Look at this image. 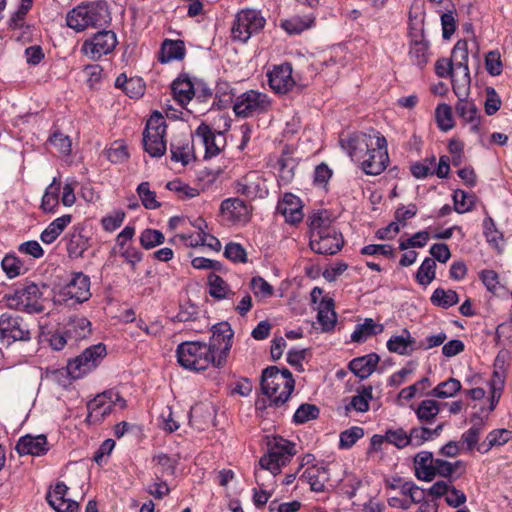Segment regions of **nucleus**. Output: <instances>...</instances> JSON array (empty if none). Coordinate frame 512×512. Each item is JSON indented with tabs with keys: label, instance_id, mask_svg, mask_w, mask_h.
Segmentation results:
<instances>
[{
	"label": "nucleus",
	"instance_id": "nucleus-62",
	"mask_svg": "<svg viewBox=\"0 0 512 512\" xmlns=\"http://www.w3.org/2000/svg\"><path fill=\"white\" fill-rule=\"evenodd\" d=\"M250 289L255 296L267 298L273 295V287L261 276H255L250 280Z\"/></svg>",
	"mask_w": 512,
	"mask_h": 512
},
{
	"label": "nucleus",
	"instance_id": "nucleus-1",
	"mask_svg": "<svg viewBox=\"0 0 512 512\" xmlns=\"http://www.w3.org/2000/svg\"><path fill=\"white\" fill-rule=\"evenodd\" d=\"M211 331L209 343L186 341L177 346L176 356L180 366L191 371H202L209 365L216 368L225 366L234 332L226 321L213 325Z\"/></svg>",
	"mask_w": 512,
	"mask_h": 512
},
{
	"label": "nucleus",
	"instance_id": "nucleus-64",
	"mask_svg": "<svg viewBox=\"0 0 512 512\" xmlns=\"http://www.w3.org/2000/svg\"><path fill=\"white\" fill-rule=\"evenodd\" d=\"M485 66L487 72L492 76H498L502 73V61L499 51L493 50L487 53L485 57Z\"/></svg>",
	"mask_w": 512,
	"mask_h": 512
},
{
	"label": "nucleus",
	"instance_id": "nucleus-7",
	"mask_svg": "<svg viewBox=\"0 0 512 512\" xmlns=\"http://www.w3.org/2000/svg\"><path fill=\"white\" fill-rule=\"evenodd\" d=\"M106 346L98 343L86 348L80 355L68 361L67 373L73 379H80L94 370L106 356Z\"/></svg>",
	"mask_w": 512,
	"mask_h": 512
},
{
	"label": "nucleus",
	"instance_id": "nucleus-51",
	"mask_svg": "<svg viewBox=\"0 0 512 512\" xmlns=\"http://www.w3.org/2000/svg\"><path fill=\"white\" fill-rule=\"evenodd\" d=\"M319 408L310 403L301 404L293 415V422L295 424H304L310 420L317 419L319 416Z\"/></svg>",
	"mask_w": 512,
	"mask_h": 512
},
{
	"label": "nucleus",
	"instance_id": "nucleus-56",
	"mask_svg": "<svg viewBox=\"0 0 512 512\" xmlns=\"http://www.w3.org/2000/svg\"><path fill=\"white\" fill-rule=\"evenodd\" d=\"M1 267L6 276L12 279L21 274L23 262L15 255L8 254L2 259Z\"/></svg>",
	"mask_w": 512,
	"mask_h": 512
},
{
	"label": "nucleus",
	"instance_id": "nucleus-52",
	"mask_svg": "<svg viewBox=\"0 0 512 512\" xmlns=\"http://www.w3.org/2000/svg\"><path fill=\"white\" fill-rule=\"evenodd\" d=\"M137 194L146 209L155 210L161 206L160 202L156 200V193L150 190L149 182L140 183L137 187Z\"/></svg>",
	"mask_w": 512,
	"mask_h": 512
},
{
	"label": "nucleus",
	"instance_id": "nucleus-57",
	"mask_svg": "<svg viewBox=\"0 0 512 512\" xmlns=\"http://www.w3.org/2000/svg\"><path fill=\"white\" fill-rule=\"evenodd\" d=\"M386 442L393 444L399 449H402L411 444L410 433L407 434L402 428L395 430L388 429L386 431Z\"/></svg>",
	"mask_w": 512,
	"mask_h": 512
},
{
	"label": "nucleus",
	"instance_id": "nucleus-48",
	"mask_svg": "<svg viewBox=\"0 0 512 512\" xmlns=\"http://www.w3.org/2000/svg\"><path fill=\"white\" fill-rule=\"evenodd\" d=\"M314 22L310 17L294 16L281 22V27L289 34H300L310 28Z\"/></svg>",
	"mask_w": 512,
	"mask_h": 512
},
{
	"label": "nucleus",
	"instance_id": "nucleus-33",
	"mask_svg": "<svg viewBox=\"0 0 512 512\" xmlns=\"http://www.w3.org/2000/svg\"><path fill=\"white\" fill-rule=\"evenodd\" d=\"M309 234L312 232L325 233L330 229L337 228L333 225L331 213L328 210L322 209L312 212L307 219Z\"/></svg>",
	"mask_w": 512,
	"mask_h": 512
},
{
	"label": "nucleus",
	"instance_id": "nucleus-28",
	"mask_svg": "<svg viewBox=\"0 0 512 512\" xmlns=\"http://www.w3.org/2000/svg\"><path fill=\"white\" fill-rule=\"evenodd\" d=\"M379 361L380 357L378 354L372 352L352 359L348 364V368L355 376L363 380L368 378L375 371Z\"/></svg>",
	"mask_w": 512,
	"mask_h": 512
},
{
	"label": "nucleus",
	"instance_id": "nucleus-55",
	"mask_svg": "<svg viewBox=\"0 0 512 512\" xmlns=\"http://www.w3.org/2000/svg\"><path fill=\"white\" fill-rule=\"evenodd\" d=\"M398 491L400 496L409 498L410 502L421 503L425 497L424 490L413 481H404Z\"/></svg>",
	"mask_w": 512,
	"mask_h": 512
},
{
	"label": "nucleus",
	"instance_id": "nucleus-15",
	"mask_svg": "<svg viewBox=\"0 0 512 512\" xmlns=\"http://www.w3.org/2000/svg\"><path fill=\"white\" fill-rule=\"evenodd\" d=\"M117 45L116 34L112 30H101L91 39L84 41L82 51L91 59L97 60L103 55L111 53Z\"/></svg>",
	"mask_w": 512,
	"mask_h": 512
},
{
	"label": "nucleus",
	"instance_id": "nucleus-26",
	"mask_svg": "<svg viewBox=\"0 0 512 512\" xmlns=\"http://www.w3.org/2000/svg\"><path fill=\"white\" fill-rule=\"evenodd\" d=\"M433 471L434 478L439 476L445 478L446 481L453 483L466 473V463L463 460L449 462L441 458H436Z\"/></svg>",
	"mask_w": 512,
	"mask_h": 512
},
{
	"label": "nucleus",
	"instance_id": "nucleus-8",
	"mask_svg": "<svg viewBox=\"0 0 512 512\" xmlns=\"http://www.w3.org/2000/svg\"><path fill=\"white\" fill-rule=\"evenodd\" d=\"M270 106L271 102L265 93L248 90L236 98L233 111L237 117L248 118L266 113Z\"/></svg>",
	"mask_w": 512,
	"mask_h": 512
},
{
	"label": "nucleus",
	"instance_id": "nucleus-44",
	"mask_svg": "<svg viewBox=\"0 0 512 512\" xmlns=\"http://www.w3.org/2000/svg\"><path fill=\"white\" fill-rule=\"evenodd\" d=\"M409 58L414 65L424 68L429 59L428 41L410 42Z\"/></svg>",
	"mask_w": 512,
	"mask_h": 512
},
{
	"label": "nucleus",
	"instance_id": "nucleus-45",
	"mask_svg": "<svg viewBox=\"0 0 512 512\" xmlns=\"http://www.w3.org/2000/svg\"><path fill=\"white\" fill-rule=\"evenodd\" d=\"M430 301L434 306L448 309L459 302V297L454 290L436 288L430 297Z\"/></svg>",
	"mask_w": 512,
	"mask_h": 512
},
{
	"label": "nucleus",
	"instance_id": "nucleus-24",
	"mask_svg": "<svg viewBox=\"0 0 512 512\" xmlns=\"http://www.w3.org/2000/svg\"><path fill=\"white\" fill-rule=\"evenodd\" d=\"M19 455L42 456L48 452L47 437L43 434L37 436H22L15 447Z\"/></svg>",
	"mask_w": 512,
	"mask_h": 512
},
{
	"label": "nucleus",
	"instance_id": "nucleus-22",
	"mask_svg": "<svg viewBox=\"0 0 512 512\" xmlns=\"http://www.w3.org/2000/svg\"><path fill=\"white\" fill-rule=\"evenodd\" d=\"M112 400L107 391L97 394L87 403L88 414L86 421L89 423H101L113 411Z\"/></svg>",
	"mask_w": 512,
	"mask_h": 512
},
{
	"label": "nucleus",
	"instance_id": "nucleus-54",
	"mask_svg": "<svg viewBox=\"0 0 512 512\" xmlns=\"http://www.w3.org/2000/svg\"><path fill=\"white\" fill-rule=\"evenodd\" d=\"M474 198V195L468 194L464 190H455L453 193L454 210L459 214L472 210Z\"/></svg>",
	"mask_w": 512,
	"mask_h": 512
},
{
	"label": "nucleus",
	"instance_id": "nucleus-39",
	"mask_svg": "<svg viewBox=\"0 0 512 512\" xmlns=\"http://www.w3.org/2000/svg\"><path fill=\"white\" fill-rule=\"evenodd\" d=\"M65 334L75 341L84 339L91 334V322L85 317H73L66 326Z\"/></svg>",
	"mask_w": 512,
	"mask_h": 512
},
{
	"label": "nucleus",
	"instance_id": "nucleus-21",
	"mask_svg": "<svg viewBox=\"0 0 512 512\" xmlns=\"http://www.w3.org/2000/svg\"><path fill=\"white\" fill-rule=\"evenodd\" d=\"M276 211L291 225L300 223L304 217L302 201L292 193L283 195L277 203Z\"/></svg>",
	"mask_w": 512,
	"mask_h": 512
},
{
	"label": "nucleus",
	"instance_id": "nucleus-41",
	"mask_svg": "<svg viewBox=\"0 0 512 512\" xmlns=\"http://www.w3.org/2000/svg\"><path fill=\"white\" fill-rule=\"evenodd\" d=\"M61 182L54 178L51 184L46 188L41 201V209L45 213H54L59 206V193Z\"/></svg>",
	"mask_w": 512,
	"mask_h": 512
},
{
	"label": "nucleus",
	"instance_id": "nucleus-42",
	"mask_svg": "<svg viewBox=\"0 0 512 512\" xmlns=\"http://www.w3.org/2000/svg\"><path fill=\"white\" fill-rule=\"evenodd\" d=\"M372 386H362L357 389V394L351 398V401L345 406L346 412L355 410L357 412H367L369 410V401L372 399Z\"/></svg>",
	"mask_w": 512,
	"mask_h": 512
},
{
	"label": "nucleus",
	"instance_id": "nucleus-10",
	"mask_svg": "<svg viewBox=\"0 0 512 512\" xmlns=\"http://www.w3.org/2000/svg\"><path fill=\"white\" fill-rule=\"evenodd\" d=\"M31 333L23 318L9 313L0 315V343L9 346L16 341H29Z\"/></svg>",
	"mask_w": 512,
	"mask_h": 512
},
{
	"label": "nucleus",
	"instance_id": "nucleus-63",
	"mask_svg": "<svg viewBox=\"0 0 512 512\" xmlns=\"http://www.w3.org/2000/svg\"><path fill=\"white\" fill-rule=\"evenodd\" d=\"M106 156L111 163L117 164L126 161L129 154L126 145L120 142H114L106 151Z\"/></svg>",
	"mask_w": 512,
	"mask_h": 512
},
{
	"label": "nucleus",
	"instance_id": "nucleus-31",
	"mask_svg": "<svg viewBox=\"0 0 512 512\" xmlns=\"http://www.w3.org/2000/svg\"><path fill=\"white\" fill-rule=\"evenodd\" d=\"M328 469L324 466L312 465L307 467L300 476V480L310 485L312 491L323 492L327 480Z\"/></svg>",
	"mask_w": 512,
	"mask_h": 512
},
{
	"label": "nucleus",
	"instance_id": "nucleus-46",
	"mask_svg": "<svg viewBox=\"0 0 512 512\" xmlns=\"http://www.w3.org/2000/svg\"><path fill=\"white\" fill-rule=\"evenodd\" d=\"M461 382L456 378H449L446 381L439 383L433 390L429 392L430 396L445 399L453 397L458 391L461 390Z\"/></svg>",
	"mask_w": 512,
	"mask_h": 512
},
{
	"label": "nucleus",
	"instance_id": "nucleus-38",
	"mask_svg": "<svg viewBox=\"0 0 512 512\" xmlns=\"http://www.w3.org/2000/svg\"><path fill=\"white\" fill-rule=\"evenodd\" d=\"M414 343L415 339L411 337L407 329H404L402 335L392 336L387 341V349L399 355H410L414 350L412 347Z\"/></svg>",
	"mask_w": 512,
	"mask_h": 512
},
{
	"label": "nucleus",
	"instance_id": "nucleus-5",
	"mask_svg": "<svg viewBox=\"0 0 512 512\" xmlns=\"http://www.w3.org/2000/svg\"><path fill=\"white\" fill-rule=\"evenodd\" d=\"M42 292L34 282H26L11 294H6L4 299L11 309L25 311L30 314H39L44 311V306L39 302Z\"/></svg>",
	"mask_w": 512,
	"mask_h": 512
},
{
	"label": "nucleus",
	"instance_id": "nucleus-29",
	"mask_svg": "<svg viewBox=\"0 0 512 512\" xmlns=\"http://www.w3.org/2000/svg\"><path fill=\"white\" fill-rule=\"evenodd\" d=\"M436 458L430 451H420L414 457L415 476L422 481H432L434 479V466Z\"/></svg>",
	"mask_w": 512,
	"mask_h": 512
},
{
	"label": "nucleus",
	"instance_id": "nucleus-60",
	"mask_svg": "<svg viewBox=\"0 0 512 512\" xmlns=\"http://www.w3.org/2000/svg\"><path fill=\"white\" fill-rule=\"evenodd\" d=\"M483 234L488 243L497 247L499 240L502 239V233L496 228L492 217L487 216L483 220Z\"/></svg>",
	"mask_w": 512,
	"mask_h": 512
},
{
	"label": "nucleus",
	"instance_id": "nucleus-30",
	"mask_svg": "<svg viewBox=\"0 0 512 512\" xmlns=\"http://www.w3.org/2000/svg\"><path fill=\"white\" fill-rule=\"evenodd\" d=\"M449 59L454 62L455 69L462 71L464 82L469 84L470 73L468 68V44L466 40L460 39L456 42Z\"/></svg>",
	"mask_w": 512,
	"mask_h": 512
},
{
	"label": "nucleus",
	"instance_id": "nucleus-61",
	"mask_svg": "<svg viewBox=\"0 0 512 512\" xmlns=\"http://www.w3.org/2000/svg\"><path fill=\"white\" fill-rule=\"evenodd\" d=\"M430 386V380L428 377H423L413 385L403 388L399 393V398L406 401L411 400L418 393L424 392Z\"/></svg>",
	"mask_w": 512,
	"mask_h": 512
},
{
	"label": "nucleus",
	"instance_id": "nucleus-14",
	"mask_svg": "<svg viewBox=\"0 0 512 512\" xmlns=\"http://www.w3.org/2000/svg\"><path fill=\"white\" fill-rule=\"evenodd\" d=\"M310 249L320 255H335L344 246V237L338 228L330 229L325 233L312 232Z\"/></svg>",
	"mask_w": 512,
	"mask_h": 512
},
{
	"label": "nucleus",
	"instance_id": "nucleus-50",
	"mask_svg": "<svg viewBox=\"0 0 512 512\" xmlns=\"http://www.w3.org/2000/svg\"><path fill=\"white\" fill-rule=\"evenodd\" d=\"M139 241L144 249L149 250L163 244L165 237L160 230L147 228L141 232Z\"/></svg>",
	"mask_w": 512,
	"mask_h": 512
},
{
	"label": "nucleus",
	"instance_id": "nucleus-20",
	"mask_svg": "<svg viewBox=\"0 0 512 512\" xmlns=\"http://www.w3.org/2000/svg\"><path fill=\"white\" fill-rule=\"evenodd\" d=\"M194 137L186 134L174 136L170 143V159L173 162H179L182 166H187L196 159L193 147Z\"/></svg>",
	"mask_w": 512,
	"mask_h": 512
},
{
	"label": "nucleus",
	"instance_id": "nucleus-2",
	"mask_svg": "<svg viewBox=\"0 0 512 512\" xmlns=\"http://www.w3.org/2000/svg\"><path fill=\"white\" fill-rule=\"evenodd\" d=\"M110 22L111 14L105 0L82 3L68 12L66 17L67 26L77 32L89 27H102Z\"/></svg>",
	"mask_w": 512,
	"mask_h": 512
},
{
	"label": "nucleus",
	"instance_id": "nucleus-12",
	"mask_svg": "<svg viewBox=\"0 0 512 512\" xmlns=\"http://www.w3.org/2000/svg\"><path fill=\"white\" fill-rule=\"evenodd\" d=\"M376 135L382 134L374 130L353 133L347 139H341L340 143L354 161L360 162L376 146Z\"/></svg>",
	"mask_w": 512,
	"mask_h": 512
},
{
	"label": "nucleus",
	"instance_id": "nucleus-9",
	"mask_svg": "<svg viewBox=\"0 0 512 512\" xmlns=\"http://www.w3.org/2000/svg\"><path fill=\"white\" fill-rule=\"evenodd\" d=\"M90 278L83 272H72L69 280L58 291V301L74 300L81 304L88 301L91 297Z\"/></svg>",
	"mask_w": 512,
	"mask_h": 512
},
{
	"label": "nucleus",
	"instance_id": "nucleus-13",
	"mask_svg": "<svg viewBox=\"0 0 512 512\" xmlns=\"http://www.w3.org/2000/svg\"><path fill=\"white\" fill-rule=\"evenodd\" d=\"M388 162L386 138L383 135H376V146L361 159V168L365 174L376 176L386 169Z\"/></svg>",
	"mask_w": 512,
	"mask_h": 512
},
{
	"label": "nucleus",
	"instance_id": "nucleus-11",
	"mask_svg": "<svg viewBox=\"0 0 512 512\" xmlns=\"http://www.w3.org/2000/svg\"><path fill=\"white\" fill-rule=\"evenodd\" d=\"M260 386L265 396H273L272 403L276 405H286L293 392H286V384L277 375V366H269L262 371Z\"/></svg>",
	"mask_w": 512,
	"mask_h": 512
},
{
	"label": "nucleus",
	"instance_id": "nucleus-35",
	"mask_svg": "<svg viewBox=\"0 0 512 512\" xmlns=\"http://www.w3.org/2000/svg\"><path fill=\"white\" fill-rule=\"evenodd\" d=\"M67 254L69 258H79L90 247L89 238L82 230L75 229L67 235Z\"/></svg>",
	"mask_w": 512,
	"mask_h": 512
},
{
	"label": "nucleus",
	"instance_id": "nucleus-59",
	"mask_svg": "<svg viewBox=\"0 0 512 512\" xmlns=\"http://www.w3.org/2000/svg\"><path fill=\"white\" fill-rule=\"evenodd\" d=\"M363 435V428L356 426L341 432L339 441L340 448H351Z\"/></svg>",
	"mask_w": 512,
	"mask_h": 512
},
{
	"label": "nucleus",
	"instance_id": "nucleus-47",
	"mask_svg": "<svg viewBox=\"0 0 512 512\" xmlns=\"http://www.w3.org/2000/svg\"><path fill=\"white\" fill-rule=\"evenodd\" d=\"M436 262L432 258H425L416 272V281L423 286L429 285L436 276Z\"/></svg>",
	"mask_w": 512,
	"mask_h": 512
},
{
	"label": "nucleus",
	"instance_id": "nucleus-37",
	"mask_svg": "<svg viewBox=\"0 0 512 512\" xmlns=\"http://www.w3.org/2000/svg\"><path fill=\"white\" fill-rule=\"evenodd\" d=\"M72 216L70 214L62 215L53 220L41 233L40 240L44 244L53 243L71 223Z\"/></svg>",
	"mask_w": 512,
	"mask_h": 512
},
{
	"label": "nucleus",
	"instance_id": "nucleus-4",
	"mask_svg": "<svg viewBox=\"0 0 512 512\" xmlns=\"http://www.w3.org/2000/svg\"><path fill=\"white\" fill-rule=\"evenodd\" d=\"M166 121L158 111L152 113L147 120L143 131V148L151 157L157 158L165 154L167 150L166 141Z\"/></svg>",
	"mask_w": 512,
	"mask_h": 512
},
{
	"label": "nucleus",
	"instance_id": "nucleus-53",
	"mask_svg": "<svg viewBox=\"0 0 512 512\" xmlns=\"http://www.w3.org/2000/svg\"><path fill=\"white\" fill-rule=\"evenodd\" d=\"M436 121L440 130L446 132L454 127L452 108L445 104H439L435 110Z\"/></svg>",
	"mask_w": 512,
	"mask_h": 512
},
{
	"label": "nucleus",
	"instance_id": "nucleus-23",
	"mask_svg": "<svg viewBox=\"0 0 512 512\" xmlns=\"http://www.w3.org/2000/svg\"><path fill=\"white\" fill-rule=\"evenodd\" d=\"M67 485L58 481L53 491H48L46 495V500L49 505L57 512H74L78 509L79 504L71 499L66 498V494L68 492Z\"/></svg>",
	"mask_w": 512,
	"mask_h": 512
},
{
	"label": "nucleus",
	"instance_id": "nucleus-16",
	"mask_svg": "<svg viewBox=\"0 0 512 512\" xmlns=\"http://www.w3.org/2000/svg\"><path fill=\"white\" fill-rule=\"evenodd\" d=\"M292 65L288 62L275 66L272 71L268 72V82L271 89L278 94H285L289 91L296 90L300 93L304 85H298L292 77Z\"/></svg>",
	"mask_w": 512,
	"mask_h": 512
},
{
	"label": "nucleus",
	"instance_id": "nucleus-18",
	"mask_svg": "<svg viewBox=\"0 0 512 512\" xmlns=\"http://www.w3.org/2000/svg\"><path fill=\"white\" fill-rule=\"evenodd\" d=\"M252 207L242 199L233 197L222 201L220 212L224 219L232 224H245L250 220Z\"/></svg>",
	"mask_w": 512,
	"mask_h": 512
},
{
	"label": "nucleus",
	"instance_id": "nucleus-19",
	"mask_svg": "<svg viewBox=\"0 0 512 512\" xmlns=\"http://www.w3.org/2000/svg\"><path fill=\"white\" fill-rule=\"evenodd\" d=\"M236 193L249 199L264 198L268 190L257 172H249L234 183Z\"/></svg>",
	"mask_w": 512,
	"mask_h": 512
},
{
	"label": "nucleus",
	"instance_id": "nucleus-58",
	"mask_svg": "<svg viewBox=\"0 0 512 512\" xmlns=\"http://www.w3.org/2000/svg\"><path fill=\"white\" fill-rule=\"evenodd\" d=\"M224 256L235 263H246L247 253L244 247L235 242H230L225 246Z\"/></svg>",
	"mask_w": 512,
	"mask_h": 512
},
{
	"label": "nucleus",
	"instance_id": "nucleus-3",
	"mask_svg": "<svg viewBox=\"0 0 512 512\" xmlns=\"http://www.w3.org/2000/svg\"><path fill=\"white\" fill-rule=\"evenodd\" d=\"M296 444L283 437H274L267 443V452L260 458L261 469L268 470L273 476L281 472L296 454Z\"/></svg>",
	"mask_w": 512,
	"mask_h": 512
},
{
	"label": "nucleus",
	"instance_id": "nucleus-40",
	"mask_svg": "<svg viewBox=\"0 0 512 512\" xmlns=\"http://www.w3.org/2000/svg\"><path fill=\"white\" fill-rule=\"evenodd\" d=\"M207 281L209 294L214 299L223 300L234 295L228 283L216 273L211 272L207 277Z\"/></svg>",
	"mask_w": 512,
	"mask_h": 512
},
{
	"label": "nucleus",
	"instance_id": "nucleus-17",
	"mask_svg": "<svg viewBox=\"0 0 512 512\" xmlns=\"http://www.w3.org/2000/svg\"><path fill=\"white\" fill-rule=\"evenodd\" d=\"M192 137L199 139L200 143L205 147L204 158L217 156L226 145L224 133L213 130L206 123H201L192 134Z\"/></svg>",
	"mask_w": 512,
	"mask_h": 512
},
{
	"label": "nucleus",
	"instance_id": "nucleus-27",
	"mask_svg": "<svg viewBox=\"0 0 512 512\" xmlns=\"http://www.w3.org/2000/svg\"><path fill=\"white\" fill-rule=\"evenodd\" d=\"M195 82H192L188 74H180L171 84L174 99L182 106L189 103L195 95Z\"/></svg>",
	"mask_w": 512,
	"mask_h": 512
},
{
	"label": "nucleus",
	"instance_id": "nucleus-6",
	"mask_svg": "<svg viewBox=\"0 0 512 512\" xmlns=\"http://www.w3.org/2000/svg\"><path fill=\"white\" fill-rule=\"evenodd\" d=\"M266 20L260 11L243 9L234 19L231 36L233 40L246 43L254 34L259 33L265 26Z\"/></svg>",
	"mask_w": 512,
	"mask_h": 512
},
{
	"label": "nucleus",
	"instance_id": "nucleus-34",
	"mask_svg": "<svg viewBox=\"0 0 512 512\" xmlns=\"http://www.w3.org/2000/svg\"><path fill=\"white\" fill-rule=\"evenodd\" d=\"M186 54L184 41L165 39L161 45L159 61L168 63L173 60H182Z\"/></svg>",
	"mask_w": 512,
	"mask_h": 512
},
{
	"label": "nucleus",
	"instance_id": "nucleus-43",
	"mask_svg": "<svg viewBox=\"0 0 512 512\" xmlns=\"http://www.w3.org/2000/svg\"><path fill=\"white\" fill-rule=\"evenodd\" d=\"M441 405L431 399L421 401L415 410L418 420L423 424H432L440 412Z\"/></svg>",
	"mask_w": 512,
	"mask_h": 512
},
{
	"label": "nucleus",
	"instance_id": "nucleus-49",
	"mask_svg": "<svg viewBox=\"0 0 512 512\" xmlns=\"http://www.w3.org/2000/svg\"><path fill=\"white\" fill-rule=\"evenodd\" d=\"M166 189L174 192L181 200L191 199L199 195L198 189L191 187L179 179L167 182Z\"/></svg>",
	"mask_w": 512,
	"mask_h": 512
},
{
	"label": "nucleus",
	"instance_id": "nucleus-25",
	"mask_svg": "<svg viewBox=\"0 0 512 512\" xmlns=\"http://www.w3.org/2000/svg\"><path fill=\"white\" fill-rule=\"evenodd\" d=\"M453 90L455 94L458 96L459 100L455 105V111L458 117H460L465 123H469L470 130L473 133L480 132V116L478 115V109L476 105L465 98H461L460 94L457 92L455 86L453 85Z\"/></svg>",
	"mask_w": 512,
	"mask_h": 512
},
{
	"label": "nucleus",
	"instance_id": "nucleus-32",
	"mask_svg": "<svg viewBox=\"0 0 512 512\" xmlns=\"http://www.w3.org/2000/svg\"><path fill=\"white\" fill-rule=\"evenodd\" d=\"M317 320L322 326L324 332H330L334 329L337 316L334 310V301L331 298H323L318 306Z\"/></svg>",
	"mask_w": 512,
	"mask_h": 512
},
{
	"label": "nucleus",
	"instance_id": "nucleus-36",
	"mask_svg": "<svg viewBox=\"0 0 512 512\" xmlns=\"http://www.w3.org/2000/svg\"><path fill=\"white\" fill-rule=\"evenodd\" d=\"M384 327L377 324L372 318H365L364 322L357 324L351 334V341L355 343H364L368 338L382 333Z\"/></svg>",
	"mask_w": 512,
	"mask_h": 512
}]
</instances>
